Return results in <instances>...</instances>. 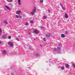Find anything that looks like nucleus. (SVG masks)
<instances>
[{
  "mask_svg": "<svg viewBox=\"0 0 75 75\" xmlns=\"http://www.w3.org/2000/svg\"><path fill=\"white\" fill-rule=\"evenodd\" d=\"M19 17H20V18H22L21 16H19Z\"/></svg>",
  "mask_w": 75,
  "mask_h": 75,
  "instance_id": "34",
  "label": "nucleus"
},
{
  "mask_svg": "<svg viewBox=\"0 0 75 75\" xmlns=\"http://www.w3.org/2000/svg\"><path fill=\"white\" fill-rule=\"evenodd\" d=\"M57 51L58 54H61V48L59 47H57V50L56 48H54L53 50V51Z\"/></svg>",
  "mask_w": 75,
  "mask_h": 75,
  "instance_id": "1",
  "label": "nucleus"
},
{
  "mask_svg": "<svg viewBox=\"0 0 75 75\" xmlns=\"http://www.w3.org/2000/svg\"><path fill=\"white\" fill-rule=\"evenodd\" d=\"M5 7H6V8H7V9H8V10H9L10 11L11 10V9H10V8L8 7L7 6L5 5Z\"/></svg>",
  "mask_w": 75,
  "mask_h": 75,
  "instance_id": "7",
  "label": "nucleus"
},
{
  "mask_svg": "<svg viewBox=\"0 0 75 75\" xmlns=\"http://www.w3.org/2000/svg\"><path fill=\"white\" fill-rule=\"evenodd\" d=\"M25 25H28V23H25Z\"/></svg>",
  "mask_w": 75,
  "mask_h": 75,
  "instance_id": "23",
  "label": "nucleus"
},
{
  "mask_svg": "<svg viewBox=\"0 0 75 75\" xmlns=\"http://www.w3.org/2000/svg\"><path fill=\"white\" fill-rule=\"evenodd\" d=\"M68 34V32L67 31H66L64 32V34Z\"/></svg>",
  "mask_w": 75,
  "mask_h": 75,
  "instance_id": "14",
  "label": "nucleus"
},
{
  "mask_svg": "<svg viewBox=\"0 0 75 75\" xmlns=\"http://www.w3.org/2000/svg\"><path fill=\"white\" fill-rule=\"evenodd\" d=\"M2 38H3L4 39H6V35H3L2 36Z\"/></svg>",
  "mask_w": 75,
  "mask_h": 75,
  "instance_id": "8",
  "label": "nucleus"
},
{
  "mask_svg": "<svg viewBox=\"0 0 75 75\" xmlns=\"http://www.w3.org/2000/svg\"><path fill=\"white\" fill-rule=\"evenodd\" d=\"M44 28V27H42L41 28H42V29H43Z\"/></svg>",
  "mask_w": 75,
  "mask_h": 75,
  "instance_id": "32",
  "label": "nucleus"
},
{
  "mask_svg": "<svg viewBox=\"0 0 75 75\" xmlns=\"http://www.w3.org/2000/svg\"><path fill=\"white\" fill-rule=\"evenodd\" d=\"M65 17L66 18H68V15H67V14L66 13H65Z\"/></svg>",
  "mask_w": 75,
  "mask_h": 75,
  "instance_id": "15",
  "label": "nucleus"
},
{
  "mask_svg": "<svg viewBox=\"0 0 75 75\" xmlns=\"http://www.w3.org/2000/svg\"><path fill=\"white\" fill-rule=\"evenodd\" d=\"M61 37L62 38H65V35L64 34H62L61 35Z\"/></svg>",
  "mask_w": 75,
  "mask_h": 75,
  "instance_id": "9",
  "label": "nucleus"
},
{
  "mask_svg": "<svg viewBox=\"0 0 75 75\" xmlns=\"http://www.w3.org/2000/svg\"><path fill=\"white\" fill-rule=\"evenodd\" d=\"M36 11V8H35L32 11V12L31 13H30V14H31L32 16H34V14L35 13V11Z\"/></svg>",
  "mask_w": 75,
  "mask_h": 75,
  "instance_id": "2",
  "label": "nucleus"
},
{
  "mask_svg": "<svg viewBox=\"0 0 75 75\" xmlns=\"http://www.w3.org/2000/svg\"><path fill=\"white\" fill-rule=\"evenodd\" d=\"M2 54L3 55H7V52L6 51H2Z\"/></svg>",
  "mask_w": 75,
  "mask_h": 75,
  "instance_id": "4",
  "label": "nucleus"
},
{
  "mask_svg": "<svg viewBox=\"0 0 75 75\" xmlns=\"http://www.w3.org/2000/svg\"><path fill=\"white\" fill-rule=\"evenodd\" d=\"M7 1H8V2H12L13 1L12 0H7Z\"/></svg>",
  "mask_w": 75,
  "mask_h": 75,
  "instance_id": "17",
  "label": "nucleus"
},
{
  "mask_svg": "<svg viewBox=\"0 0 75 75\" xmlns=\"http://www.w3.org/2000/svg\"><path fill=\"white\" fill-rule=\"evenodd\" d=\"M45 36L47 38H48V37H49L50 36V33H48Z\"/></svg>",
  "mask_w": 75,
  "mask_h": 75,
  "instance_id": "11",
  "label": "nucleus"
},
{
  "mask_svg": "<svg viewBox=\"0 0 75 75\" xmlns=\"http://www.w3.org/2000/svg\"><path fill=\"white\" fill-rule=\"evenodd\" d=\"M61 68L62 69V70H64V66L61 67Z\"/></svg>",
  "mask_w": 75,
  "mask_h": 75,
  "instance_id": "16",
  "label": "nucleus"
},
{
  "mask_svg": "<svg viewBox=\"0 0 75 75\" xmlns=\"http://www.w3.org/2000/svg\"><path fill=\"white\" fill-rule=\"evenodd\" d=\"M21 13V11H17L16 12V14H19Z\"/></svg>",
  "mask_w": 75,
  "mask_h": 75,
  "instance_id": "6",
  "label": "nucleus"
},
{
  "mask_svg": "<svg viewBox=\"0 0 75 75\" xmlns=\"http://www.w3.org/2000/svg\"><path fill=\"white\" fill-rule=\"evenodd\" d=\"M62 9L63 10H65V8L64 7L62 8Z\"/></svg>",
  "mask_w": 75,
  "mask_h": 75,
  "instance_id": "28",
  "label": "nucleus"
},
{
  "mask_svg": "<svg viewBox=\"0 0 75 75\" xmlns=\"http://www.w3.org/2000/svg\"><path fill=\"white\" fill-rule=\"evenodd\" d=\"M33 33L36 34H37L38 33V31L37 30H34Z\"/></svg>",
  "mask_w": 75,
  "mask_h": 75,
  "instance_id": "5",
  "label": "nucleus"
},
{
  "mask_svg": "<svg viewBox=\"0 0 75 75\" xmlns=\"http://www.w3.org/2000/svg\"><path fill=\"white\" fill-rule=\"evenodd\" d=\"M61 6V7L62 8H63L64 7H63V6H62V5Z\"/></svg>",
  "mask_w": 75,
  "mask_h": 75,
  "instance_id": "31",
  "label": "nucleus"
},
{
  "mask_svg": "<svg viewBox=\"0 0 75 75\" xmlns=\"http://www.w3.org/2000/svg\"><path fill=\"white\" fill-rule=\"evenodd\" d=\"M48 12L49 13H50V10H48Z\"/></svg>",
  "mask_w": 75,
  "mask_h": 75,
  "instance_id": "30",
  "label": "nucleus"
},
{
  "mask_svg": "<svg viewBox=\"0 0 75 75\" xmlns=\"http://www.w3.org/2000/svg\"><path fill=\"white\" fill-rule=\"evenodd\" d=\"M18 3L19 4V5H21V3L20 2V0H18Z\"/></svg>",
  "mask_w": 75,
  "mask_h": 75,
  "instance_id": "12",
  "label": "nucleus"
},
{
  "mask_svg": "<svg viewBox=\"0 0 75 75\" xmlns=\"http://www.w3.org/2000/svg\"><path fill=\"white\" fill-rule=\"evenodd\" d=\"M30 23H33L34 22H33V21H30Z\"/></svg>",
  "mask_w": 75,
  "mask_h": 75,
  "instance_id": "21",
  "label": "nucleus"
},
{
  "mask_svg": "<svg viewBox=\"0 0 75 75\" xmlns=\"http://www.w3.org/2000/svg\"><path fill=\"white\" fill-rule=\"evenodd\" d=\"M11 74H12V75H14V74H13V73H11Z\"/></svg>",
  "mask_w": 75,
  "mask_h": 75,
  "instance_id": "33",
  "label": "nucleus"
},
{
  "mask_svg": "<svg viewBox=\"0 0 75 75\" xmlns=\"http://www.w3.org/2000/svg\"><path fill=\"white\" fill-rule=\"evenodd\" d=\"M40 3H43L44 1H43V0H40Z\"/></svg>",
  "mask_w": 75,
  "mask_h": 75,
  "instance_id": "20",
  "label": "nucleus"
},
{
  "mask_svg": "<svg viewBox=\"0 0 75 75\" xmlns=\"http://www.w3.org/2000/svg\"><path fill=\"white\" fill-rule=\"evenodd\" d=\"M8 45L10 46V47H12L13 46H14V45L13 44V43H12L11 42H8Z\"/></svg>",
  "mask_w": 75,
  "mask_h": 75,
  "instance_id": "3",
  "label": "nucleus"
},
{
  "mask_svg": "<svg viewBox=\"0 0 75 75\" xmlns=\"http://www.w3.org/2000/svg\"><path fill=\"white\" fill-rule=\"evenodd\" d=\"M1 41H0V44H1Z\"/></svg>",
  "mask_w": 75,
  "mask_h": 75,
  "instance_id": "35",
  "label": "nucleus"
},
{
  "mask_svg": "<svg viewBox=\"0 0 75 75\" xmlns=\"http://www.w3.org/2000/svg\"><path fill=\"white\" fill-rule=\"evenodd\" d=\"M1 33H2V30H1V28H0V35H1Z\"/></svg>",
  "mask_w": 75,
  "mask_h": 75,
  "instance_id": "18",
  "label": "nucleus"
},
{
  "mask_svg": "<svg viewBox=\"0 0 75 75\" xmlns=\"http://www.w3.org/2000/svg\"><path fill=\"white\" fill-rule=\"evenodd\" d=\"M60 6H62L61 3L60 4Z\"/></svg>",
  "mask_w": 75,
  "mask_h": 75,
  "instance_id": "36",
  "label": "nucleus"
},
{
  "mask_svg": "<svg viewBox=\"0 0 75 75\" xmlns=\"http://www.w3.org/2000/svg\"><path fill=\"white\" fill-rule=\"evenodd\" d=\"M8 39H11V36H8Z\"/></svg>",
  "mask_w": 75,
  "mask_h": 75,
  "instance_id": "24",
  "label": "nucleus"
},
{
  "mask_svg": "<svg viewBox=\"0 0 75 75\" xmlns=\"http://www.w3.org/2000/svg\"><path fill=\"white\" fill-rule=\"evenodd\" d=\"M36 56H38L39 55V54L38 53H36Z\"/></svg>",
  "mask_w": 75,
  "mask_h": 75,
  "instance_id": "29",
  "label": "nucleus"
},
{
  "mask_svg": "<svg viewBox=\"0 0 75 75\" xmlns=\"http://www.w3.org/2000/svg\"><path fill=\"white\" fill-rule=\"evenodd\" d=\"M46 40H46L45 38H44L43 39V41H45Z\"/></svg>",
  "mask_w": 75,
  "mask_h": 75,
  "instance_id": "27",
  "label": "nucleus"
},
{
  "mask_svg": "<svg viewBox=\"0 0 75 75\" xmlns=\"http://www.w3.org/2000/svg\"><path fill=\"white\" fill-rule=\"evenodd\" d=\"M72 65L73 67H74V68H75V64L73 63L72 64Z\"/></svg>",
  "mask_w": 75,
  "mask_h": 75,
  "instance_id": "19",
  "label": "nucleus"
},
{
  "mask_svg": "<svg viewBox=\"0 0 75 75\" xmlns=\"http://www.w3.org/2000/svg\"><path fill=\"white\" fill-rule=\"evenodd\" d=\"M16 40H17V41H19V39L18 38H16Z\"/></svg>",
  "mask_w": 75,
  "mask_h": 75,
  "instance_id": "26",
  "label": "nucleus"
},
{
  "mask_svg": "<svg viewBox=\"0 0 75 75\" xmlns=\"http://www.w3.org/2000/svg\"><path fill=\"white\" fill-rule=\"evenodd\" d=\"M69 66L68 64H66L65 65V67L67 68H69Z\"/></svg>",
  "mask_w": 75,
  "mask_h": 75,
  "instance_id": "10",
  "label": "nucleus"
},
{
  "mask_svg": "<svg viewBox=\"0 0 75 75\" xmlns=\"http://www.w3.org/2000/svg\"><path fill=\"white\" fill-rule=\"evenodd\" d=\"M16 17L17 18H18L19 16L18 15H16Z\"/></svg>",
  "mask_w": 75,
  "mask_h": 75,
  "instance_id": "22",
  "label": "nucleus"
},
{
  "mask_svg": "<svg viewBox=\"0 0 75 75\" xmlns=\"http://www.w3.org/2000/svg\"><path fill=\"white\" fill-rule=\"evenodd\" d=\"M43 18H44V19H46V16H43Z\"/></svg>",
  "mask_w": 75,
  "mask_h": 75,
  "instance_id": "25",
  "label": "nucleus"
},
{
  "mask_svg": "<svg viewBox=\"0 0 75 75\" xmlns=\"http://www.w3.org/2000/svg\"><path fill=\"white\" fill-rule=\"evenodd\" d=\"M5 24H7V22L6 21H4L3 22Z\"/></svg>",
  "mask_w": 75,
  "mask_h": 75,
  "instance_id": "13",
  "label": "nucleus"
}]
</instances>
